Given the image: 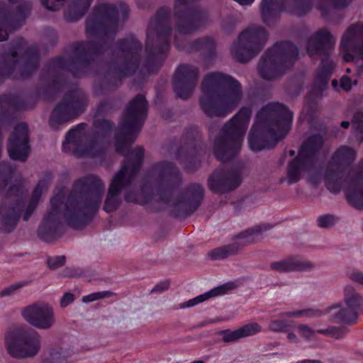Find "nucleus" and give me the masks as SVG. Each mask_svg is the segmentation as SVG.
Returning <instances> with one entry per match:
<instances>
[{"label":"nucleus","mask_w":363,"mask_h":363,"mask_svg":"<svg viewBox=\"0 0 363 363\" xmlns=\"http://www.w3.org/2000/svg\"><path fill=\"white\" fill-rule=\"evenodd\" d=\"M119 10L113 4L102 3L95 6L86 20L85 29L88 37L99 39V41H77L71 45L74 56L66 58L56 56L51 59L40 75V80L48 79L56 69L69 72L73 77L82 78L88 75L97 56L106 50V40H113L119 26Z\"/></svg>","instance_id":"obj_1"},{"label":"nucleus","mask_w":363,"mask_h":363,"mask_svg":"<svg viewBox=\"0 0 363 363\" xmlns=\"http://www.w3.org/2000/svg\"><path fill=\"white\" fill-rule=\"evenodd\" d=\"M104 193V184L95 174L75 180L62 211L67 225L75 230H82L89 225L100 208Z\"/></svg>","instance_id":"obj_2"},{"label":"nucleus","mask_w":363,"mask_h":363,"mask_svg":"<svg viewBox=\"0 0 363 363\" xmlns=\"http://www.w3.org/2000/svg\"><path fill=\"white\" fill-rule=\"evenodd\" d=\"M293 113L283 104L271 102L257 113L248 136L249 147L254 152L271 149L290 131Z\"/></svg>","instance_id":"obj_3"},{"label":"nucleus","mask_w":363,"mask_h":363,"mask_svg":"<svg viewBox=\"0 0 363 363\" xmlns=\"http://www.w3.org/2000/svg\"><path fill=\"white\" fill-rule=\"evenodd\" d=\"M148 102L145 96L137 94L128 103L120 122L121 131L116 134V152L124 156L121 167L125 166L127 175H130L133 167L140 164V172L144 162V149L137 147L131 149L132 143L135 140L147 118Z\"/></svg>","instance_id":"obj_4"},{"label":"nucleus","mask_w":363,"mask_h":363,"mask_svg":"<svg viewBox=\"0 0 363 363\" xmlns=\"http://www.w3.org/2000/svg\"><path fill=\"white\" fill-rule=\"evenodd\" d=\"M200 106L210 117H225L242 99V85L232 76L219 72L206 74L202 80Z\"/></svg>","instance_id":"obj_5"},{"label":"nucleus","mask_w":363,"mask_h":363,"mask_svg":"<svg viewBox=\"0 0 363 363\" xmlns=\"http://www.w3.org/2000/svg\"><path fill=\"white\" fill-rule=\"evenodd\" d=\"M86 127L85 123H81L69 130L62 143V151L72 152L74 155L79 157L104 158L109 145V138L115 128V123L105 118L94 120V130L89 142L86 146L82 147L81 136Z\"/></svg>","instance_id":"obj_6"},{"label":"nucleus","mask_w":363,"mask_h":363,"mask_svg":"<svg viewBox=\"0 0 363 363\" xmlns=\"http://www.w3.org/2000/svg\"><path fill=\"white\" fill-rule=\"evenodd\" d=\"M25 45V40L18 38L4 46V52L0 58V83L6 79H28L36 72L40 62L38 52L35 48L28 47L19 56Z\"/></svg>","instance_id":"obj_7"},{"label":"nucleus","mask_w":363,"mask_h":363,"mask_svg":"<svg viewBox=\"0 0 363 363\" xmlns=\"http://www.w3.org/2000/svg\"><path fill=\"white\" fill-rule=\"evenodd\" d=\"M251 115V108L243 106L223 125L214 141L213 152L218 160L225 163L239 154Z\"/></svg>","instance_id":"obj_8"},{"label":"nucleus","mask_w":363,"mask_h":363,"mask_svg":"<svg viewBox=\"0 0 363 363\" xmlns=\"http://www.w3.org/2000/svg\"><path fill=\"white\" fill-rule=\"evenodd\" d=\"M170 16L169 8H159L148 28L145 51L146 65L150 71L157 60L161 62L164 60L170 49L169 38L172 31Z\"/></svg>","instance_id":"obj_9"},{"label":"nucleus","mask_w":363,"mask_h":363,"mask_svg":"<svg viewBox=\"0 0 363 363\" xmlns=\"http://www.w3.org/2000/svg\"><path fill=\"white\" fill-rule=\"evenodd\" d=\"M148 178L155 179L157 194L159 199L164 204L172 201L175 190L180 186L182 181V175L179 169L172 162L161 161L153 164L140 187L145 196V203L151 200L153 196L152 188L148 184Z\"/></svg>","instance_id":"obj_10"},{"label":"nucleus","mask_w":363,"mask_h":363,"mask_svg":"<svg viewBox=\"0 0 363 363\" xmlns=\"http://www.w3.org/2000/svg\"><path fill=\"white\" fill-rule=\"evenodd\" d=\"M298 48L289 40L276 42L261 57L257 69L259 76L272 80L283 76L298 58Z\"/></svg>","instance_id":"obj_11"},{"label":"nucleus","mask_w":363,"mask_h":363,"mask_svg":"<svg viewBox=\"0 0 363 363\" xmlns=\"http://www.w3.org/2000/svg\"><path fill=\"white\" fill-rule=\"evenodd\" d=\"M115 46L123 54V61L120 65L112 64L105 74V81L112 88H117L124 78L136 73L140 65L143 49L141 42L133 35L118 40Z\"/></svg>","instance_id":"obj_12"},{"label":"nucleus","mask_w":363,"mask_h":363,"mask_svg":"<svg viewBox=\"0 0 363 363\" xmlns=\"http://www.w3.org/2000/svg\"><path fill=\"white\" fill-rule=\"evenodd\" d=\"M24 187L19 182L9 186L0 201V224L6 233L13 232L21 217L27 221L36 209L38 204L29 201L25 208Z\"/></svg>","instance_id":"obj_13"},{"label":"nucleus","mask_w":363,"mask_h":363,"mask_svg":"<svg viewBox=\"0 0 363 363\" xmlns=\"http://www.w3.org/2000/svg\"><path fill=\"white\" fill-rule=\"evenodd\" d=\"M268 37L264 27H249L240 33L238 41L232 45L230 52L237 61L246 63L262 50Z\"/></svg>","instance_id":"obj_14"},{"label":"nucleus","mask_w":363,"mask_h":363,"mask_svg":"<svg viewBox=\"0 0 363 363\" xmlns=\"http://www.w3.org/2000/svg\"><path fill=\"white\" fill-rule=\"evenodd\" d=\"M323 143V138L319 134L312 135L303 142L298 155L288 164L287 177L290 184L297 183L301 172L307 171L314 165Z\"/></svg>","instance_id":"obj_15"},{"label":"nucleus","mask_w":363,"mask_h":363,"mask_svg":"<svg viewBox=\"0 0 363 363\" xmlns=\"http://www.w3.org/2000/svg\"><path fill=\"white\" fill-rule=\"evenodd\" d=\"M88 100L82 94L76 90L67 91L52 109L49 125L52 128H57L60 125L75 119L86 109Z\"/></svg>","instance_id":"obj_16"},{"label":"nucleus","mask_w":363,"mask_h":363,"mask_svg":"<svg viewBox=\"0 0 363 363\" xmlns=\"http://www.w3.org/2000/svg\"><path fill=\"white\" fill-rule=\"evenodd\" d=\"M356 157V152L346 145L340 147L328 162L324 173L325 184L327 189L337 194L343 186L344 170L342 167L351 164Z\"/></svg>","instance_id":"obj_17"},{"label":"nucleus","mask_w":363,"mask_h":363,"mask_svg":"<svg viewBox=\"0 0 363 363\" xmlns=\"http://www.w3.org/2000/svg\"><path fill=\"white\" fill-rule=\"evenodd\" d=\"M182 140L184 144L177 150L176 157L185 170L194 172L201 164V153L203 151V145L194 126L184 130Z\"/></svg>","instance_id":"obj_18"},{"label":"nucleus","mask_w":363,"mask_h":363,"mask_svg":"<svg viewBox=\"0 0 363 363\" xmlns=\"http://www.w3.org/2000/svg\"><path fill=\"white\" fill-rule=\"evenodd\" d=\"M65 199L62 191L55 194L50 199V211L47 212L38 229V237L45 242L58 240L65 233V226L59 216Z\"/></svg>","instance_id":"obj_19"},{"label":"nucleus","mask_w":363,"mask_h":363,"mask_svg":"<svg viewBox=\"0 0 363 363\" xmlns=\"http://www.w3.org/2000/svg\"><path fill=\"white\" fill-rule=\"evenodd\" d=\"M335 38L326 28H321L314 32L306 43V51L311 58H320V65L318 69L323 67L331 68L333 74L335 69V63L330 58L334 50Z\"/></svg>","instance_id":"obj_20"},{"label":"nucleus","mask_w":363,"mask_h":363,"mask_svg":"<svg viewBox=\"0 0 363 363\" xmlns=\"http://www.w3.org/2000/svg\"><path fill=\"white\" fill-rule=\"evenodd\" d=\"M9 353L16 358L33 357L40 348V336L33 329L21 330L13 337L6 336Z\"/></svg>","instance_id":"obj_21"},{"label":"nucleus","mask_w":363,"mask_h":363,"mask_svg":"<svg viewBox=\"0 0 363 363\" xmlns=\"http://www.w3.org/2000/svg\"><path fill=\"white\" fill-rule=\"evenodd\" d=\"M204 196V189L198 183L189 184L182 191L171 210V216L174 218H186L193 214L200 206Z\"/></svg>","instance_id":"obj_22"},{"label":"nucleus","mask_w":363,"mask_h":363,"mask_svg":"<svg viewBox=\"0 0 363 363\" xmlns=\"http://www.w3.org/2000/svg\"><path fill=\"white\" fill-rule=\"evenodd\" d=\"M139 167L140 164L134 165L130 175H127L126 167L124 166L121 167L113 176L103 206L105 212L111 213L119 207L121 204L119 195L123 189L132 185L138 174Z\"/></svg>","instance_id":"obj_23"},{"label":"nucleus","mask_w":363,"mask_h":363,"mask_svg":"<svg viewBox=\"0 0 363 363\" xmlns=\"http://www.w3.org/2000/svg\"><path fill=\"white\" fill-rule=\"evenodd\" d=\"M199 77V70L189 64L179 65L172 78V86L177 96L186 100L192 94Z\"/></svg>","instance_id":"obj_24"},{"label":"nucleus","mask_w":363,"mask_h":363,"mask_svg":"<svg viewBox=\"0 0 363 363\" xmlns=\"http://www.w3.org/2000/svg\"><path fill=\"white\" fill-rule=\"evenodd\" d=\"M241 182V174L238 169L218 168L209 176L208 186L213 193L223 194L237 189Z\"/></svg>","instance_id":"obj_25"},{"label":"nucleus","mask_w":363,"mask_h":363,"mask_svg":"<svg viewBox=\"0 0 363 363\" xmlns=\"http://www.w3.org/2000/svg\"><path fill=\"white\" fill-rule=\"evenodd\" d=\"M7 150L11 160L20 162L27 160L30 147L28 126L26 123H20L14 127L8 140Z\"/></svg>","instance_id":"obj_26"},{"label":"nucleus","mask_w":363,"mask_h":363,"mask_svg":"<svg viewBox=\"0 0 363 363\" xmlns=\"http://www.w3.org/2000/svg\"><path fill=\"white\" fill-rule=\"evenodd\" d=\"M21 314L28 323L39 329H48L55 322L52 308L43 303H36L26 307Z\"/></svg>","instance_id":"obj_27"},{"label":"nucleus","mask_w":363,"mask_h":363,"mask_svg":"<svg viewBox=\"0 0 363 363\" xmlns=\"http://www.w3.org/2000/svg\"><path fill=\"white\" fill-rule=\"evenodd\" d=\"M332 75L331 68L328 69L327 67L316 70L313 84L305 98L306 106L308 108L310 114L316 109L318 99L321 98L323 91L328 88Z\"/></svg>","instance_id":"obj_28"},{"label":"nucleus","mask_w":363,"mask_h":363,"mask_svg":"<svg viewBox=\"0 0 363 363\" xmlns=\"http://www.w3.org/2000/svg\"><path fill=\"white\" fill-rule=\"evenodd\" d=\"M285 11L286 0H262L260 4L262 19L266 25L276 21Z\"/></svg>","instance_id":"obj_29"},{"label":"nucleus","mask_w":363,"mask_h":363,"mask_svg":"<svg viewBox=\"0 0 363 363\" xmlns=\"http://www.w3.org/2000/svg\"><path fill=\"white\" fill-rule=\"evenodd\" d=\"M313 264L309 262L301 261L298 257L291 256L278 262L270 263V269L279 273H285L294 271H307L311 269Z\"/></svg>","instance_id":"obj_30"},{"label":"nucleus","mask_w":363,"mask_h":363,"mask_svg":"<svg viewBox=\"0 0 363 363\" xmlns=\"http://www.w3.org/2000/svg\"><path fill=\"white\" fill-rule=\"evenodd\" d=\"M190 48L193 51L200 52L201 58L206 63H211L216 60V43L211 37L206 36L194 40L191 43Z\"/></svg>","instance_id":"obj_31"},{"label":"nucleus","mask_w":363,"mask_h":363,"mask_svg":"<svg viewBox=\"0 0 363 363\" xmlns=\"http://www.w3.org/2000/svg\"><path fill=\"white\" fill-rule=\"evenodd\" d=\"M23 23L5 6H0V42L8 40L9 33L18 29Z\"/></svg>","instance_id":"obj_32"},{"label":"nucleus","mask_w":363,"mask_h":363,"mask_svg":"<svg viewBox=\"0 0 363 363\" xmlns=\"http://www.w3.org/2000/svg\"><path fill=\"white\" fill-rule=\"evenodd\" d=\"M261 331V326L255 323L246 324L237 330H220L219 335L225 342H235L240 338L255 335Z\"/></svg>","instance_id":"obj_33"},{"label":"nucleus","mask_w":363,"mask_h":363,"mask_svg":"<svg viewBox=\"0 0 363 363\" xmlns=\"http://www.w3.org/2000/svg\"><path fill=\"white\" fill-rule=\"evenodd\" d=\"M353 183L355 186H363V168L356 173L353 177ZM345 197L348 203L357 209L363 208V189H357L356 186L350 187L345 191Z\"/></svg>","instance_id":"obj_34"},{"label":"nucleus","mask_w":363,"mask_h":363,"mask_svg":"<svg viewBox=\"0 0 363 363\" xmlns=\"http://www.w3.org/2000/svg\"><path fill=\"white\" fill-rule=\"evenodd\" d=\"M235 288V285L233 282H227L221 284L218 286L214 287L208 291L197 296L196 297L191 298L181 306V308H189L194 306L200 303H202L211 298H213L218 296H222L226 294L229 291H231Z\"/></svg>","instance_id":"obj_35"},{"label":"nucleus","mask_w":363,"mask_h":363,"mask_svg":"<svg viewBox=\"0 0 363 363\" xmlns=\"http://www.w3.org/2000/svg\"><path fill=\"white\" fill-rule=\"evenodd\" d=\"M92 1L93 0H74L65 13L66 21L74 22L80 19L88 11Z\"/></svg>","instance_id":"obj_36"},{"label":"nucleus","mask_w":363,"mask_h":363,"mask_svg":"<svg viewBox=\"0 0 363 363\" xmlns=\"http://www.w3.org/2000/svg\"><path fill=\"white\" fill-rule=\"evenodd\" d=\"M340 307V304L333 305L330 307L327 308L325 311L317 309V308H304L301 310H298L295 311H286L280 313L281 317H289V318H315L320 317L324 314L329 313L332 309L337 308Z\"/></svg>","instance_id":"obj_37"},{"label":"nucleus","mask_w":363,"mask_h":363,"mask_svg":"<svg viewBox=\"0 0 363 363\" xmlns=\"http://www.w3.org/2000/svg\"><path fill=\"white\" fill-rule=\"evenodd\" d=\"M272 228V225L268 223H263L260 225H257L252 228L245 230L236 235H235V240H243L244 243H252L255 242L259 235L262 233L267 230H269Z\"/></svg>","instance_id":"obj_38"},{"label":"nucleus","mask_w":363,"mask_h":363,"mask_svg":"<svg viewBox=\"0 0 363 363\" xmlns=\"http://www.w3.org/2000/svg\"><path fill=\"white\" fill-rule=\"evenodd\" d=\"M241 249V245L238 242H233L222 247H216L211 250L208 253L209 257L213 260L223 259L230 255L238 253Z\"/></svg>","instance_id":"obj_39"},{"label":"nucleus","mask_w":363,"mask_h":363,"mask_svg":"<svg viewBox=\"0 0 363 363\" xmlns=\"http://www.w3.org/2000/svg\"><path fill=\"white\" fill-rule=\"evenodd\" d=\"M345 302L347 308L358 313L363 306V297L357 293L352 286H347L345 288Z\"/></svg>","instance_id":"obj_40"},{"label":"nucleus","mask_w":363,"mask_h":363,"mask_svg":"<svg viewBox=\"0 0 363 363\" xmlns=\"http://www.w3.org/2000/svg\"><path fill=\"white\" fill-rule=\"evenodd\" d=\"M16 168L8 162H0V194L11 182Z\"/></svg>","instance_id":"obj_41"},{"label":"nucleus","mask_w":363,"mask_h":363,"mask_svg":"<svg viewBox=\"0 0 363 363\" xmlns=\"http://www.w3.org/2000/svg\"><path fill=\"white\" fill-rule=\"evenodd\" d=\"M56 91L49 84L37 86L32 94L33 101L37 103L38 99H43L45 101H51L54 99Z\"/></svg>","instance_id":"obj_42"},{"label":"nucleus","mask_w":363,"mask_h":363,"mask_svg":"<svg viewBox=\"0 0 363 363\" xmlns=\"http://www.w3.org/2000/svg\"><path fill=\"white\" fill-rule=\"evenodd\" d=\"M293 2L294 6L290 12L303 16L311 11L313 0H293Z\"/></svg>","instance_id":"obj_43"},{"label":"nucleus","mask_w":363,"mask_h":363,"mask_svg":"<svg viewBox=\"0 0 363 363\" xmlns=\"http://www.w3.org/2000/svg\"><path fill=\"white\" fill-rule=\"evenodd\" d=\"M335 318L340 323L353 325L358 321V313L357 311H351L347 308H342L337 313Z\"/></svg>","instance_id":"obj_44"},{"label":"nucleus","mask_w":363,"mask_h":363,"mask_svg":"<svg viewBox=\"0 0 363 363\" xmlns=\"http://www.w3.org/2000/svg\"><path fill=\"white\" fill-rule=\"evenodd\" d=\"M316 333L335 339H340L346 335L347 328L345 326H330L325 329L317 330Z\"/></svg>","instance_id":"obj_45"},{"label":"nucleus","mask_w":363,"mask_h":363,"mask_svg":"<svg viewBox=\"0 0 363 363\" xmlns=\"http://www.w3.org/2000/svg\"><path fill=\"white\" fill-rule=\"evenodd\" d=\"M52 73L53 72H51L48 75V79L46 80H44L43 82H47L50 79H52L51 82L49 83V84L52 86V88L57 94L66 84V79L61 75H53Z\"/></svg>","instance_id":"obj_46"},{"label":"nucleus","mask_w":363,"mask_h":363,"mask_svg":"<svg viewBox=\"0 0 363 363\" xmlns=\"http://www.w3.org/2000/svg\"><path fill=\"white\" fill-rule=\"evenodd\" d=\"M290 326V322L286 320H274L269 324V330L273 332H286Z\"/></svg>","instance_id":"obj_47"},{"label":"nucleus","mask_w":363,"mask_h":363,"mask_svg":"<svg viewBox=\"0 0 363 363\" xmlns=\"http://www.w3.org/2000/svg\"><path fill=\"white\" fill-rule=\"evenodd\" d=\"M113 295V293L110 291H103L91 293L89 295L82 297L84 303L93 302L104 298H109Z\"/></svg>","instance_id":"obj_48"},{"label":"nucleus","mask_w":363,"mask_h":363,"mask_svg":"<svg viewBox=\"0 0 363 363\" xmlns=\"http://www.w3.org/2000/svg\"><path fill=\"white\" fill-rule=\"evenodd\" d=\"M116 106L111 99H104L101 101L97 108L96 113L99 115H104L116 110Z\"/></svg>","instance_id":"obj_49"},{"label":"nucleus","mask_w":363,"mask_h":363,"mask_svg":"<svg viewBox=\"0 0 363 363\" xmlns=\"http://www.w3.org/2000/svg\"><path fill=\"white\" fill-rule=\"evenodd\" d=\"M337 220V218L332 214H325L318 217V225L320 228H330L333 226Z\"/></svg>","instance_id":"obj_50"},{"label":"nucleus","mask_w":363,"mask_h":363,"mask_svg":"<svg viewBox=\"0 0 363 363\" xmlns=\"http://www.w3.org/2000/svg\"><path fill=\"white\" fill-rule=\"evenodd\" d=\"M352 123L355 130L358 132L360 142L363 141V111H357L354 113Z\"/></svg>","instance_id":"obj_51"},{"label":"nucleus","mask_w":363,"mask_h":363,"mask_svg":"<svg viewBox=\"0 0 363 363\" xmlns=\"http://www.w3.org/2000/svg\"><path fill=\"white\" fill-rule=\"evenodd\" d=\"M28 284L27 281H21L12 285H10L8 287H6L3 290L0 291V296L5 297L13 295L18 289H21L23 286H25Z\"/></svg>","instance_id":"obj_52"},{"label":"nucleus","mask_w":363,"mask_h":363,"mask_svg":"<svg viewBox=\"0 0 363 363\" xmlns=\"http://www.w3.org/2000/svg\"><path fill=\"white\" fill-rule=\"evenodd\" d=\"M66 261L65 255L56 256L52 257H48L47 263L48 267L52 269H55L62 267Z\"/></svg>","instance_id":"obj_53"},{"label":"nucleus","mask_w":363,"mask_h":363,"mask_svg":"<svg viewBox=\"0 0 363 363\" xmlns=\"http://www.w3.org/2000/svg\"><path fill=\"white\" fill-rule=\"evenodd\" d=\"M43 182H38L36 186H35L30 201L34 202L36 204H38L39 201L42 196L43 191L46 190L47 188L43 186Z\"/></svg>","instance_id":"obj_54"},{"label":"nucleus","mask_w":363,"mask_h":363,"mask_svg":"<svg viewBox=\"0 0 363 363\" xmlns=\"http://www.w3.org/2000/svg\"><path fill=\"white\" fill-rule=\"evenodd\" d=\"M20 21L23 23L27 18L29 11L25 4H20L16 6L14 11H11Z\"/></svg>","instance_id":"obj_55"},{"label":"nucleus","mask_w":363,"mask_h":363,"mask_svg":"<svg viewBox=\"0 0 363 363\" xmlns=\"http://www.w3.org/2000/svg\"><path fill=\"white\" fill-rule=\"evenodd\" d=\"M65 361V357H62L61 353L56 350H53L50 352V356L45 360L46 363H64Z\"/></svg>","instance_id":"obj_56"},{"label":"nucleus","mask_w":363,"mask_h":363,"mask_svg":"<svg viewBox=\"0 0 363 363\" xmlns=\"http://www.w3.org/2000/svg\"><path fill=\"white\" fill-rule=\"evenodd\" d=\"M298 331L301 337H303L306 339H310L314 335V333H316V331L313 330L308 325L303 324L298 325Z\"/></svg>","instance_id":"obj_57"},{"label":"nucleus","mask_w":363,"mask_h":363,"mask_svg":"<svg viewBox=\"0 0 363 363\" xmlns=\"http://www.w3.org/2000/svg\"><path fill=\"white\" fill-rule=\"evenodd\" d=\"M75 299V296L70 292L65 293L60 300V306L62 308H66L71 304Z\"/></svg>","instance_id":"obj_58"},{"label":"nucleus","mask_w":363,"mask_h":363,"mask_svg":"<svg viewBox=\"0 0 363 363\" xmlns=\"http://www.w3.org/2000/svg\"><path fill=\"white\" fill-rule=\"evenodd\" d=\"M138 193L133 190L126 191L124 195V199L127 203H138Z\"/></svg>","instance_id":"obj_59"},{"label":"nucleus","mask_w":363,"mask_h":363,"mask_svg":"<svg viewBox=\"0 0 363 363\" xmlns=\"http://www.w3.org/2000/svg\"><path fill=\"white\" fill-rule=\"evenodd\" d=\"M340 87L345 91H349L352 87L351 79L347 76H343L340 80Z\"/></svg>","instance_id":"obj_60"},{"label":"nucleus","mask_w":363,"mask_h":363,"mask_svg":"<svg viewBox=\"0 0 363 363\" xmlns=\"http://www.w3.org/2000/svg\"><path fill=\"white\" fill-rule=\"evenodd\" d=\"M169 282L168 281H162L157 284L151 290V293H162L169 289Z\"/></svg>","instance_id":"obj_61"},{"label":"nucleus","mask_w":363,"mask_h":363,"mask_svg":"<svg viewBox=\"0 0 363 363\" xmlns=\"http://www.w3.org/2000/svg\"><path fill=\"white\" fill-rule=\"evenodd\" d=\"M350 279L357 283L363 284V273L359 271H354L349 275Z\"/></svg>","instance_id":"obj_62"},{"label":"nucleus","mask_w":363,"mask_h":363,"mask_svg":"<svg viewBox=\"0 0 363 363\" xmlns=\"http://www.w3.org/2000/svg\"><path fill=\"white\" fill-rule=\"evenodd\" d=\"M53 179V174L50 171H46L44 172L43 178L38 182H43V186L46 187L48 189L49 184L51 182V181Z\"/></svg>","instance_id":"obj_63"},{"label":"nucleus","mask_w":363,"mask_h":363,"mask_svg":"<svg viewBox=\"0 0 363 363\" xmlns=\"http://www.w3.org/2000/svg\"><path fill=\"white\" fill-rule=\"evenodd\" d=\"M318 10L321 12V15L324 18H326L329 13V7L325 4L321 3L318 6Z\"/></svg>","instance_id":"obj_64"}]
</instances>
